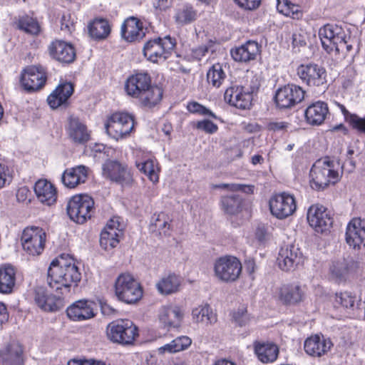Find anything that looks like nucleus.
<instances>
[{"label":"nucleus","instance_id":"obj_64","mask_svg":"<svg viewBox=\"0 0 365 365\" xmlns=\"http://www.w3.org/2000/svg\"><path fill=\"white\" fill-rule=\"evenodd\" d=\"M277 8L278 11L282 14H284L285 15H288V13L287 11L284 10V7L289 6V0H277Z\"/></svg>","mask_w":365,"mask_h":365},{"label":"nucleus","instance_id":"obj_46","mask_svg":"<svg viewBox=\"0 0 365 365\" xmlns=\"http://www.w3.org/2000/svg\"><path fill=\"white\" fill-rule=\"evenodd\" d=\"M17 26L20 30L32 36H37L41 31L38 22L29 16L20 18Z\"/></svg>","mask_w":365,"mask_h":365},{"label":"nucleus","instance_id":"obj_25","mask_svg":"<svg viewBox=\"0 0 365 365\" xmlns=\"http://www.w3.org/2000/svg\"><path fill=\"white\" fill-rule=\"evenodd\" d=\"M184 309L177 304L163 306L159 311V320L168 327H179L184 317Z\"/></svg>","mask_w":365,"mask_h":365},{"label":"nucleus","instance_id":"obj_14","mask_svg":"<svg viewBox=\"0 0 365 365\" xmlns=\"http://www.w3.org/2000/svg\"><path fill=\"white\" fill-rule=\"evenodd\" d=\"M304 93V91L300 86L288 84L277 91L274 100L279 108H289L302 102Z\"/></svg>","mask_w":365,"mask_h":365},{"label":"nucleus","instance_id":"obj_40","mask_svg":"<svg viewBox=\"0 0 365 365\" xmlns=\"http://www.w3.org/2000/svg\"><path fill=\"white\" fill-rule=\"evenodd\" d=\"M223 210L228 215H237L242 210V198L237 194L225 195L221 198Z\"/></svg>","mask_w":365,"mask_h":365},{"label":"nucleus","instance_id":"obj_38","mask_svg":"<svg viewBox=\"0 0 365 365\" xmlns=\"http://www.w3.org/2000/svg\"><path fill=\"white\" fill-rule=\"evenodd\" d=\"M162 97V89L150 83L149 88H145L138 98L144 106L152 108L160 101Z\"/></svg>","mask_w":365,"mask_h":365},{"label":"nucleus","instance_id":"obj_10","mask_svg":"<svg viewBox=\"0 0 365 365\" xmlns=\"http://www.w3.org/2000/svg\"><path fill=\"white\" fill-rule=\"evenodd\" d=\"M103 176L122 187H130L133 182L130 169L118 161L107 160L102 165Z\"/></svg>","mask_w":365,"mask_h":365},{"label":"nucleus","instance_id":"obj_41","mask_svg":"<svg viewBox=\"0 0 365 365\" xmlns=\"http://www.w3.org/2000/svg\"><path fill=\"white\" fill-rule=\"evenodd\" d=\"M180 284V277L175 274H169L163 278L158 284V291L163 294H170L178 290Z\"/></svg>","mask_w":365,"mask_h":365},{"label":"nucleus","instance_id":"obj_23","mask_svg":"<svg viewBox=\"0 0 365 365\" xmlns=\"http://www.w3.org/2000/svg\"><path fill=\"white\" fill-rule=\"evenodd\" d=\"M301 252L294 245L282 247L277 259L279 267L283 271H290L299 263Z\"/></svg>","mask_w":365,"mask_h":365},{"label":"nucleus","instance_id":"obj_43","mask_svg":"<svg viewBox=\"0 0 365 365\" xmlns=\"http://www.w3.org/2000/svg\"><path fill=\"white\" fill-rule=\"evenodd\" d=\"M192 343L191 339L186 336H181L173 339L170 343L159 348L161 353H175L187 349Z\"/></svg>","mask_w":365,"mask_h":365},{"label":"nucleus","instance_id":"obj_2","mask_svg":"<svg viewBox=\"0 0 365 365\" xmlns=\"http://www.w3.org/2000/svg\"><path fill=\"white\" fill-rule=\"evenodd\" d=\"M310 185L316 190H323L330 184H335L339 180L336 165L329 158L317 160L310 170Z\"/></svg>","mask_w":365,"mask_h":365},{"label":"nucleus","instance_id":"obj_42","mask_svg":"<svg viewBox=\"0 0 365 365\" xmlns=\"http://www.w3.org/2000/svg\"><path fill=\"white\" fill-rule=\"evenodd\" d=\"M90 35L96 39H103L110 34L108 22L105 19H96L88 26Z\"/></svg>","mask_w":365,"mask_h":365},{"label":"nucleus","instance_id":"obj_47","mask_svg":"<svg viewBox=\"0 0 365 365\" xmlns=\"http://www.w3.org/2000/svg\"><path fill=\"white\" fill-rule=\"evenodd\" d=\"M225 73L219 63L213 65L207 73V80L214 87L219 88L225 78Z\"/></svg>","mask_w":365,"mask_h":365},{"label":"nucleus","instance_id":"obj_12","mask_svg":"<svg viewBox=\"0 0 365 365\" xmlns=\"http://www.w3.org/2000/svg\"><path fill=\"white\" fill-rule=\"evenodd\" d=\"M297 75L309 86L326 87V69L316 63L301 65L297 68Z\"/></svg>","mask_w":365,"mask_h":365},{"label":"nucleus","instance_id":"obj_4","mask_svg":"<svg viewBox=\"0 0 365 365\" xmlns=\"http://www.w3.org/2000/svg\"><path fill=\"white\" fill-rule=\"evenodd\" d=\"M319 36L323 48L328 53L334 50L336 53L344 55L348 37L341 27L327 24L319 29Z\"/></svg>","mask_w":365,"mask_h":365},{"label":"nucleus","instance_id":"obj_32","mask_svg":"<svg viewBox=\"0 0 365 365\" xmlns=\"http://www.w3.org/2000/svg\"><path fill=\"white\" fill-rule=\"evenodd\" d=\"M329 113L328 106L323 101H317L307 108L305 118L309 125H322Z\"/></svg>","mask_w":365,"mask_h":365},{"label":"nucleus","instance_id":"obj_15","mask_svg":"<svg viewBox=\"0 0 365 365\" xmlns=\"http://www.w3.org/2000/svg\"><path fill=\"white\" fill-rule=\"evenodd\" d=\"M46 81V74L42 66H31L21 73L20 82L24 89L28 92L36 91L42 88Z\"/></svg>","mask_w":365,"mask_h":365},{"label":"nucleus","instance_id":"obj_1","mask_svg":"<svg viewBox=\"0 0 365 365\" xmlns=\"http://www.w3.org/2000/svg\"><path fill=\"white\" fill-rule=\"evenodd\" d=\"M81 274L76 265L74 259L68 255H61L53 260L48 269L47 283L50 288L61 294L69 292L70 287L77 286Z\"/></svg>","mask_w":365,"mask_h":365},{"label":"nucleus","instance_id":"obj_39","mask_svg":"<svg viewBox=\"0 0 365 365\" xmlns=\"http://www.w3.org/2000/svg\"><path fill=\"white\" fill-rule=\"evenodd\" d=\"M15 271L10 266H4L0 268V292L9 294L12 292L15 284Z\"/></svg>","mask_w":365,"mask_h":365},{"label":"nucleus","instance_id":"obj_27","mask_svg":"<svg viewBox=\"0 0 365 365\" xmlns=\"http://www.w3.org/2000/svg\"><path fill=\"white\" fill-rule=\"evenodd\" d=\"M66 132L70 140L78 144H83L90 139L86 125L78 118L71 115L68 118Z\"/></svg>","mask_w":365,"mask_h":365},{"label":"nucleus","instance_id":"obj_6","mask_svg":"<svg viewBox=\"0 0 365 365\" xmlns=\"http://www.w3.org/2000/svg\"><path fill=\"white\" fill-rule=\"evenodd\" d=\"M93 207V198L88 195L81 194L70 199L66 210L71 220L76 223L83 224L91 217Z\"/></svg>","mask_w":365,"mask_h":365},{"label":"nucleus","instance_id":"obj_29","mask_svg":"<svg viewBox=\"0 0 365 365\" xmlns=\"http://www.w3.org/2000/svg\"><path fill=\"white\" fill-rule=\"evenodd\" d=\"M88 178V168L78 165L66 169L61 175L63 184L68 188H74L84 183Z\"/></svg>","mask_w":365,"mask_h":365},{"label":"nucleus","instance_id":"obj_63","mask_svg":"<svg viewBox=\"0 0 365 365\" xmlns=\"http://www.w3.org/2000/svg\"><path fill=\"white\" fill-rule=\"evenodd\" d=\"M9 315L6 312V308L4 304L0 302V327L1 324L8 320Z\"/></svg>","mask_w":365,"mask_h":365},{"label":"nucleus","instance_id":"obj_57","mask_svg":"<svg viewBox=\"0 0 365 365\" xmlns=\"http://www.w3.org/2000/svg\"><path fill=\"white\" fill-rule=\"evenodd\" d=\"M235 1L240 7L248 10L257 9L261 3V0H235Z\"/></svg>","mask_w":365,"mask_h":365},{"label":"nucleus","instance_id":"obj_5","mask_svg":"<svg viewBox=\"0 0 365 365\" xmlns=\"http://www.w3.org/2000/svg\"><path fill=\"white\" fill-rule=\"evenodd\" d=\"M138 327L128 319L110 322L107 327L108 338L114 343L131 344L138 336Z\"/></svg>","mask_w":365,"mask_h":365},{"label":"nucleus","instance_id":"obj_58","mask_svg":"<svg viewBox=\"0 0 365 365\" xmlns=\"http://www.w3.org/2000/svg\"><path fill=\"white\" fill-rule=\"evenodd\" d=\"M255 236L260 242L266 240L268 237L267 228L264 225H259L256 228Z\"/></svg>","mask_w":365,"mask_h":365},{"label":"nucleus","instance_id":"obj_9","mask_svg":"<svg viewBox=\"0 0 365 365\" xmlns=\"http://www.w3.org/2000/svg\"><path fill=\"white\" fill-rule=\"evenodd\" d=\"M175 41L169 36L164 38H155L148 41L143 49L145 57L153 63L160 59L165 60L174 49Z\"/></svg>","mask_w":365,"mask_h":365},{"label":"nucleus","instance_id":"obj_19","mask_svg":"<svg viewBox=\"0 0 365 365\" xmlns=\"http://www.w3.org/2000/svg\"><path fill=\"white\" fill-rule=\"evenodd\" d=\"M34 298L37 306L46 312H56L64 306L63 297L53 294L43 287L34 289Z\"/></svg>","mask_w":365,"mask_h":365},{"label":"nucleus","instance_id":"obj_24","mask_svg":"<svg viewBox=\"0 0 365 365\" xmlns=\"http://www.w3.org/2000/svg\"><path fill=\"white\" fill-rule=\"evenodd\" d=\"M346 243L353 248L359 247L365 242V221L354 218L347 225L346 231Z\"/></svg>","mask_w":365,"mask_h":365},{"label":"nucleus","instance_id":"obj_18","mask_svg":"<svg viewBox=\"0 0 365 365\" xmlns=\"http://www.w3.org/2000/svg\"><path fill=\"white\" fill-rule=\"evenodd\" d=\"M224 98L230 105L245 110L252 105V93L243 86L234 85L226 89Z\"/></svg>","mask_w":365,"mask_h":365},{"label":"nucleus","instance_id":"obj_54","mask_svg":"<svg viewBox=\"0 0 365 365\" xmlns=\"http://www.w3.org/2000/svg\"><path fill=\"white\" fill-rule=\"evenodd\" d=\"M195 128L209 134L215 133L218 129L217 125L209 120L197 121Z\"/></svg>","mask_w":365,"mask_h":365},{"label":"nucleus","instance_id":"obj_48","mask_svg":"<svg viewBox=\"0 0 365 365\" xmlns=\"http://www.w3.org/2000/svg\"><path fill=\"white\" fill-rule=\"evenodd\" d=\"M347 122H349L354 128L360 132L365 133V118H359L356 115L351 114L345 106L339 103H336Z\"/></svg>","mask_w":365,"mask_h":365},{"label":"nucleus","instance_id":"obj_3","mask_svg":"<svg viewBox=\"0 0 365 365\" xmlns=\"http://www.w3.org/2000/svg\"><path fill=\"white\" fill-rule=\"evenodd\" d=\"M114 291L118 299L126 304H134L143 296L140 284L128 273L121 274L117 277Z\"/></svg>","mask_w":365,"mask_h":365},{"label":"nucleus","instance_id":"obj_37","mask_svg":"<svg viewBox=\"0 0 365 365\" xmlns=\"http://www.w3.org/2000/svg\"><path fill=\"white\" fill-rule=\"evenodd\" d=\"M192 317L194 322L204 325L211 324L217 321L215 314L207 304L194 308L192 311Z\"/></svg>","mask_w":365,"mask_h":365},{"label":"nucleus","instance_id":"obj_30","mask_svg":"<svg viewBox=\"0 0 365 365\" xmlns=\"http://www.w3.org/2000/svg\"><path fill=\"white\" fill-rule=\"evenodd\" d=\"M259 52V46L255 41H248L245 44L230 51L232 58L237 62H248L255 60Z\"/></svg>","mask_w":365,"mask_h":365},{"label":"nucleus","instance_id":"obj_53","mask_svg":"<svg viewBox=\"0 0 365 365\" xmlns=\"http://www.w3.org/2000/svg\"><path fill=\"white\" fill-rule=\"evenodd\" d=\"M217 187L226 189L232 192L242 191L245 193H252L254 187L252 185H247L244 184L237 183H222L217 185Z\"/></svg>","mask_w":365,"mask_h":365},{"label":"nucleus","instance_id":"obj_44","mask_svg":"<svg viewBox=\"0 0 365 365\" xmlns=\"http://www.w3.org/2000/svg\"><path fill=\"white\" fill-rule=\"evenodd\" d=\"M348 272L349 263L344 258L333 261L329 268L330 276L335 281L344 279Z\"/></svg>","mask_w":365,"mask_h":365},{"label":"nucleus","instance_id":"obj_59","mask_svg":"<svg viewBox=\"0 0 365 365\" xmlns=\"http://www.w3.org/2000/svg\"><path fill=\"white\" fill-rule=\"evenodd\" d=\"M207 51V46H201L192 51V55L197 60H201Z\"/></svg>","mask_w":365,"mask_h":365},{"label":"nucleus","instance_id":"obj_20","mask_svg":"<svg viewBox=\"0 0 365 365\" xmlns=\"http://www.w3.org/2000/svg\"><path fill=\"white\" fill-rule=\"evenodd\" d=\"M147 28L143 22L136 17L127 18L121 26V36L127 42L133 43L140 41L146 34Z\"/></svg>","mask_w":365,"mask_h":365},{"label":"nucleus","instance_id":"obj_36","mask_svg":"<svg viewBox=\"0 0 365 365\" xmlns=\"http://www.w3.org/2000/svg\"><path fill=\"white\" fill-rule=\"evenodd\" d=\"M1 359L6 365L23 364V349L19 343H11L1 354Z\"/></svg>","mask_w":365,"mask_h":365},{"label":"nucleus","instance_id":"obj_34","mask_svg":"<svg viewBox=\"0 0 365 365\" xmlns=\"http://www.w3.org/2000/svg\"><path fill=\"white\" fill-rule=\"evenodd\" d=\"M73 92L71 83L60 84L48 97L47 102L53 109L66 103Z\"/></svg>","mask_w":365,"mask_h":365},{"label":"nucleus","instance_id":"obj_31","mask_svg":"<svg viewBox=\"0 0 365 365\" xmlns=\"http://www.w3.org/2000/svg\"><path fill=\"white\" fill-rule=\"evenodd\" d=\"M66 313L69 319L77 322L87 320L95 316L92 303L86 300L74 302L67 308Z\"/></svg>","mask_w":365,"mask_h":365},{"label":"nucleus","instance_id":"obj_51","mask_svg":"<svg viewBox=\"0 0 365 365\" xmlns=\"http://www.w3.org/2000/svg\"><path fill=\"white\" fill-rule=\"evenodd\" d=\"M168 226V230L170 229V225L167 220V216L165 213L160 212L158 215H154L152 218L151 227H154V230H158L160 232L163 231L166 233L165 228Z\"/></svg>","mask_w":365,"mask_h":365},{"label":"nucleus","instance_id":"obj_21","mask_svg":"<svg viewBox=\"0 0 365 365\" xmlns=\"http://www.w3.org/2000/svg\"><path fill=\"white\" fill-rule=\"evenodd\" d=\"M48 51L50 56L60 63H70L76 58L74 47L64 41H52L48 47Z\"/></svg>","mask_w":365,"mask_h":365},{"label":"nucleus","instance_id":"obj_60","mask_svg":"<svg viewBox=\"0 0 365 365\" xmlns=\"http://www.w3.org/2000/svg\"><path fill=\"white\" fill-rule=\"evenodd\" d=\"M7 170V168L0 163V188L3 187L6 182L8 178Z\"/></svg>","mask_w":365,"mask_h":365},{"label":"nucleus","instance_id":"obj_35","mask_svg":"<svg viewBox=\"0 0 365 365\" xmlns=\"http://www.w3.org/2000/svg\"><path fill=\"white\" fill-rule=\"evenodd\" d=\"M255 352L258 359L262 363H270L274 361L279 354L277 346L272 343L255 344Z\"/></svg>","mask_w":365,"mask_h":365},{"label":"nucleus","instance_id":"obj_28","mask_svg":"<svg viewBox=\"0 0 365 365\" xmlns=\"http://www.w3.org/2000/svg\"><path fill=\"white\" fill-rule=\"evenodd\" d=\"M151 78L147 73H138L130 76L125 84V89L128 95L138 98L140 95L149 88Z\"/></svg>","mask_w":365,"mask_h":365},{"label":"nucleus","instance_id":"obj_45","mask_svg":"<svg viewBox=\"0 0 365 365\" xmlns=\"http://www.w3.org/2000/svg\"><path fill=\"white\" fill-rule=\"evenodd\" d=\"M197 18V11L189 5H185L182 8L176 11L175 19L178 24L185 25L188 24Z\"/></svg>","mask_w":365,"mask_h":365},{"label":"nucleus","instance_id":"obj_56","mask_svg":"<svg viewBox=\"0 0 365 365\" xmlns=\"http://www.w3.org/2000/svg\"><path fill=\"white\" fill-rule=\"evenodd\" d=\"M235 320L240 326L245 325L249 321L247 309L242 307L234 314Z\"/></svg>","mask_w":365,"mask_h":365},{"label":"nucleus","instance_id":"obj_26","mask_svg":"<svg viewBox=\"0 0 365 365\" xmlns=\"http://www.w3.org/2000/svg\"><path fill=\"white\" fill-rule=\"evenodd\" d=\"M333 346L329 339L323 335L315 334L307 338L304 344L305 352L314 357H320L327 354Z\"/></svg>","mask_w":365,"mask_h":365},{"label":"nucleus","instance_id":"obj_33","mask_svg":"<svg viewBox=\"0 0 365 365\" xmlns=\"http://www.w3.org/2000/svg\"><path fill=\"white\" fill-rule=\"evenodd\" d=\"M34 191L38 200L42 203L51 205L56 201V189L46 180H38L34 185Z\"/></svg>","mask_w":365,"mask_h":365},{"label":"nucleus","instance_id":"obj_22","mask_svg":"<svg viewBox=\"0 0 365 365\" xmlns=\"http://www.w3.org/2000/svg\"><path fill=\"white\" fill-rule=\"evenodd\" d=\"M275 297L285 305L296 304L304 298V290L298 284H287L277 289Z\"/></svg>","mask_w":365,"mask_h":365},{"label":"nucleus","instance_id":"obj_50","mask_svg":"<svg viewBox=\"0 0 365 365\" xmlns=\"http://www.w3.org/2000/svg\"><path fill=\"white\" fill-rule=\"evenodd\" d=\"M136 165L140 171L148 177L150 181L153 182L158 181V175L156 172L153 160H148L143 163H137Z\"/></svg>","mask_w":365,"mask_h":365},{"label":"nucleus","instance_id":"obj_8","mask_svg":"<svg viewBox=\"0 0 365 365\" xmlns=\"http://www.w3.org/2000/svg\"><path fill=\"white\" fill-rule=\"evenodd\" d=\"M133 117L123 112L112 114L105 124L108 135L113 139L118 140L127 137L134 128Z\"/></svg>","mask_w":365,"mask_h":365},{"label":"nucleus","instance_id":"obj_11","mask_svg":"<svg viewBox=\"0 0 365 365\" xmlns=\"http://www.w3.org/2000/svg\"><path fill=\"white\" fill-rule=\"evenodd\" d=\"M23 249L31 255H38L44 249L46 232L38 227H27L21 235Z\"/></svg>","mask_w":365,"mask_h":365},{"label":"nucleus","instance_id":"obj_55","mask_svg":"<svg viewBox=\"0 0 365 365\" xmlns=\"http://www.w3.org/2000/svg\"><path fill=\"white\" fill-rule=\"evenodd\" d=\"M61 29L71 34L74 29V23L70 13L63 14L61 19Z\"/></svg>","mask_w":365,"mask_h":365},{"label":"nucleus","instance_id":"obj_7","mask_svg":"<svg viewBox=\"0 0 365 365\" xmlns=\"http://www.w3.org/2000/svg\"><path fill=\"white\" fill-rule=\"evenodd\" d=\"M214 273L217 279L222 282H236L241 275L242 266L235 257L227 255L219 257L214 263Z\"/></svg>","mask_w":365,"mask_h":365},{"label":"nucleus","instance_id":"obj_49","mask_svg":"<svg viewBox=\"0 0 365 365\" xmlns=\"http://www.w3.org/2000/svg\"><path fill=\"white\" fill-rule=\"evenodd\" d=\"M336 302L346 309L354 310L355 307H358L360 300L351 292H344L336 294Z\"/></svg>","mask_w":365,"mask_h":365},{"label":"nucleus","instance_id":"obj_16","mask_svg":"<svg viewBox=\"0 0 365 365\" xmlns=\"http://www.w3.org/2000/svg\"><path fill=\"white\" fill-rule=\"evenodd\" d=\"M123 225L120 223V217L111 218L101 233V247L106 250L115 247L119 243V237L123 234Z\"/></svg>","mask_w":365,"mask_h":365},{"label":"nucleus","instance_id":"obj_13","mask_svg":"<svg viewBox=\"0 0 365 365\" xmlns=\"http://www.w3.org/2000/svg\"><path fill=\"white\" fill-rule=\"evenodd\" d=\"M271 213L278 219H284L292 215L297 205L294 197L282 192L274 195L269 202Z\"/></svg>","mask_w":365,"mask_h":365},{"label":"nucleus","instance_id":"obj_52","mask_svg":"<svg viewBox=\"0 0 365 365\" xmlns=\"http://www.w3.org/2000/svg\"><path fill=\"white\" fill-rule=\"evenodd\" d=\"M187 108L190 113H197L201 115H208L215 119L217 118V117L210 109L198 103L197 102L193 101L189 103Z\"/></svg>","mask_w":365,"mask_h":365},{"label":"nucleus","instance_id":"obj_17","mask_svg":"<svg viewBox=\"0 0 365 365\" xmlns=\"http://www.w3.org/2000/svg\"><path fill=\"white\" fill-rule=\"evenodd\" d=\"M307 220L317 232H324L332 225L333 220L326 207L321 205H312L307 212Z\"/></svg>","mask_w":365,"mask_h":365},{"label":"nucleus","instance_id":"obj_61","mask_svg":"<svg viewBox=\"0 0 365 365\" xmlns=\"http://www.w3.org/2000/svg\"><path fill=\"white\" fill-rule=\"evenodd\" d=\"M172 6V0H158L155 6L161 11H165Z\"/></svg>","mask_w":365,"mask_h":365},{"label":"nucleus","instance_id":"obj_62","mask_svg":"<svg viewBox=\"0 0 365 365\" xmlns=\"http://www.w3.org/2000/svg\"><path fill=\"white\" fill-rule=\"evenodd\" d=\"M305 41L302 36L299 34H292V45L294 47L302 46L305 45Z\"/></svg>","mask_w":365,"mask_h":365}]
</instances>
